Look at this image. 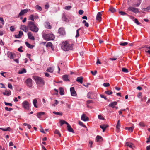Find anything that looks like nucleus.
<instances>
[{"label":"nucleus","instance_id":"obj_1","mask_svg":"<svg viewBox=\"0 0 150 150\" xmlns=\"http://www.w3.org/2000/svg\"><path fill=\"white\" fill-rule=\"evenodd\" d=\"M73 44L70 41H66L63 42L61 44V48L65 51H68L73 49Z\"/></svg>","mask_w":150,"mask_h":150},{"label":"nucleus","instance_id":"obj_2","mask_svg":"<svg viewBox=\"0 0 150 150\" xmlns=\"http://www.w3.org/2000/svg\"><path fill=\"white\" fill-rule=\"evenodd\" d=\"M27 27L30 30L35 33L38 32L39 30L38 28L34 22L32 21H28Z\"/></svg>","mask_w":150,"mask_h":150},{"label":"nucleus","instance_id":"obj_3","mask_svg":"<svg viewBox=\"0 0 150 150\" xmlns=\"http://www.w3.org/2000/svg\"><path fill=\"white\" fill-rule=\"evenodd\" d=\"M34 79L37 84L42 86L44 84V81L42 78L38 76H35Z\"/></svg>","mask_w":150,"mask_h":150},{"label":"nucleus","instance_id":"obj_4","mask_svg":"<svg viewBox=\"0 0 150 150\" xmlns=\"http://www.w3.org/2000/svg\"><path fill=\"white\" fill-rule=\"evenodd\" d=\"M43 36L45 40L47 41L53 40L55 38L54 35L53 34H44Z\"/></svg>","mask_w":150,"mask_h":150},{"label":"nucleus","instance_id":"obj_5","mask_svg":"<svg viewBox=\"0 0 150 150\" xmlns=\"http://www.w3.org/2000/svg\"><path fill=\"white\" fill-rule=\"evenodd\" d=\"M129 11H132L135 14L139 12V11L138 8L132 6L129 7L127 9V12L129 13Z\"/></svg>","mask_w":150,"mask_h":150},{"label":"nucleus","instance_id":"obj_6","mask_svg":"<svg viewBox=\"0 0 150 150\" xmlns=\"http://www.w3.org/2000/svg\"><path fill=\"white\" fill-rule=\"evenodd\" d=\"M25 83L28 87L32 88V80L30 78L27 79L25 81Z\"/></svg>","mask_w":150,"mask_h":150},{"label":"nucleus","instance_id":"obj_7","mask_svg":"<svg viewBox=\"0 0 150 150\" xmlns=\"http://www.w3.org/2000/svg\"><path fill=\"white\" fill-rule=\"evenodd\" d=\"M23 107L26 110H29V103L27 101H25L22 103Z\"/></svg>","mask_w":150,"mask_h":150},{"label":"nucleus","instance_id":"obj_8","mask_svg":"<svg viewBox=\"0 0 150 150\" xmlns=\"http://www.w3.org/2000/svg\"><path fill=\"white\" fill-rule=\"evenodd\" d=\"M30 11V9H25L21 10L18 15V18H19L20 16L24 15L28 11Z\"/></svg>","mask_w":150,"mask_h":150},{"label":"nucleus","instance_id":"obj_9","mask_svg":"<svg viewBox=\"0 0 150 150\" xmlns=\"http://www.w3.org/2000/svg\"><path fill=\"white\" fill-rule=\"evenodd\" d=\"M58 33L61 35H65L66 32L64 28L63 27L60 28L58 30Z\"/></svg>","mask_w":150,"mask_h":150},{"label":"nucleus","instance_id":"obj_10","mask_svg":"<svg viewBox=\"0 0 150 150\" xmlns=\"http://www.w3.org/2000/svg\"><path fill=\"white\" fill-rule=\"evenodd\" d=\"M70 91L71 96H76V93L74 87H71L70 88Z\"/></svg>","mask_w":150,"mask_h":150},{"label":"nucleus","instance_id":"obj_11","mask_svg":"<svg viewBox=\"0 0 150 150\" xmlns=\"http://www.w3.org/2000/svg\"><path fill=\"white\" fill-rule=\"evenodd\" d=\"M28 38L29 39L33 40L35 39L34 36H33V34L30 32H28Z\"/></svg>","mask_w":150,"mask_h":150},{"label":"nucleus","instance_id":"obj_12","mask_svg":"<svg viewBox=\"0 0 150 150\" xmlns=\"http://www.w3.org/2000/svg\"><path fill=\"white\" fill-rule=\"evenodd\" d=\"M81 119L84 121H88L89 120V118L86 116L85 114H83L82 115L81 117Z\"/></svg>","mask_w":150,"mask_h":150},{"label":"nucleus","instance_id":"obj_13","mask_svg":"<svg viewBox=\"0 0 150 150\" xmlns=\"http://www.w3.org/2000/svg\"><path fill=\"white\" fill-rule=\"evenodd\" d=\"M44 25L45 28L47 29H51L52 28V26L50 25V23L47 21L44 23Z\"/></svg>","mask_w":150,"mask_h":150},{"label":"nucleus","instance_id":"obj_14","mask_svg":"<svg viewBox=\"0 0 150 150\" xmlns=\"http://www.w3.org/2000/svg\"><path fill=\"white\" fill-rule=\"evenodd\" d=\"M101 12H98L96 16V19L98 20L99 21H100L101 20V16H102Z\"/></svg>","mask_w":150,"mask_h":150},{"label":"nucleus","instance_id":"obj_15","mask_svg":"<svg viewBox=\"0 0 150 150\" xmlns=\"http://www.w3.org/2000/svg\"><path fill=\"white\" fill-rule=\"evenodd\" d=\"M68 130L70 132L74 133V132L73 129L71 128L70 125L68 123L67 124Z\"/></svg>","mask_w":150,"mask_h":150},{"label":"nucleus","instance_id":"obj_16","mask_svg":"<svg viewBox=\"0 0 150 150\" xmlns=\"http://www.w3.org/2000/svg\"><path fill=\"white\" fill-rule=\"evenodd\" d=\"M20 29L25 32H27L28 31L27 27L24 25H21Z\"/></svg>","mask_w":150,"mask_h":150},{"label":"nucleus","instance_id":"obj_17","mask_svg":"<svg viewBox=\"0 0 150 150\" xmlns=\"http://www.w3.org/2000/svg\"><path fill=\"white\" fill-rule=\"evenodd\" d=\"M83 78L82 76L79 77L77 78L76 81L82 84L83 83Z\"/></svg>","mask_w":150,"mask_h":150},{"label":"nucleus","instance_id":"obj_18","mask_svg":"<svg viewBox=\"0 0 150 150\" xmlns=\"http://www.w3.org/2000/svg\"><path fill=\"white\" fill-rule=\"evenodd\" d=\"M108 126L107 125H100V127L103 129V132H104Z\"/></svg>","mask_w":150,"mask_h":150},{"label":"nucleus","instance_id":"obj_19","mask_svg":"<svg viewBox=\"0 0 150 150\" xmlns=\"http://www.w3.org/2000/svg\"><path fill=\"white\" fill-rule=\"evenodd\" d=\"M117 104V102L115 101L111 102L110 103L108 106L109 107H112V108H114L115 107V106Z\"/></svg>","mask_w":150,"mask_h":150},{"label":"nucleus","instance_id":"obj_20","mask_svg":"<svg viewBox=\"0 0 150 150\" xmlns=\"http://www.w3.org/2000/svg\"><path fill=\"white\" fill-rule=\"evenodd\" d=\"M8 57L11 59H14L13 56V54L10 52H8L7 54Z\"/></svg>","mask_w":150,"mask_h":150},{"label":"nucleus","instance_id":"obj_21","mask_svg":"<svg viewBox=\"0 0 150 150\" xmlns=\"http://www.w3.org/2000/svg\"><path fill=\"white\" fill-rule=\"evenodd\" d=\"M68 76L67 75H64L62 76V79L64 81H69V80L68 78Z\"/></svg>","mask_w":150,"mask_h":150},{"label":"nucleus","instance_id":"obj_22","mask_svg":"<svg viewBox=\"0 0 150 150\" xmlns=\"http://www.w3.org/2000/svg\"><path fill=\"white\" fill-rule=\"evenodd\" d=\"M45 114V113L43 112H40L38 113L37 114V117L39 118L40 119L41 118V116L44 115Z\"/></svg>","mask_w":150,"mask_h":150},{"label":"nucleus","instance_id":"obj_23","mask_svg":"<svg viewBox=\"0 0 150 150\" xmlns=\"http://www.w3.org/2000/svg\"><path fill=\"white\" fill-rule=\"evenodd\" d=\"M25 44H26V46L29 48L32 49L34 47V46L33 45H32L31 44H30L28 43V42H25Z\"/></svg>","mask_w":150,"mask_h":150},{"label":"nucleus","instance_id":"obj_24","mask_svg":"<svg viewBox=\"0 0 150 150\" xmlns=\"http://www.w3.org/2000/svg\"><path fill=\"white\" fill-rule=\"evenodd\" d=\"M93 94V93L92 92H88L87 95V98H88L92 99V98L91 97L92 96Z\"/></svg>","mask_w":150,"mask_h":150},{"label":"nucleus","instance_id":"obj_25","mask_svg":"<svg viewBox=\"0 0 150 150\" xmlns=\"http://www.w3.org/2000/svg\"><path fill=\"white\" fill-rule=\"evenodd\" d=\"M134 128V126H132V127H125V129L128 130L130 132H132L133 131Z\"/></svg>","mask_w":150,"mask_h":150},{"label":"nucleus","instance_id":"obj_26","mask_svg":"<svg viewBox=\"0 0 150 150\" xmlns=\"http://www.w3.org/2000/svg\"><path fill=\"white\" fill-rule=\"evenodd\" d=\"M59 94L60 95H62L64 94V90L62 87H60L59 88Z\"/></svg>","mask_w":150,"mask_h":150},{"label":"nucleus","instance_id":"obj_27","mask_svg":"<svg viewBox=\"0 0 150 150\" xmlns=\"http://www.w3.org/2000/svg\"><path fill=\"white\" fill-rule=\"evenodd\" d=\"M28 19L31 20L32 21L34 22L35 21L34 20V15L33 14H31L29 16Z\"/></svg>","mask_w":150,"mask_h":150},{"label":"nucleus","instance_id":"obj_28","mask_svg":"<svg viewBox=\"0 0 150 150\" xmlns=\"http://www.w3.org/2000/svg\"><path fill=\"white\" fill-rule=\"evenodd\" d=\"M26 69L25 68L21 69V70L18 71L19 74H23L26 73Z\"/></svg>","mask_w":150,"mask_h":150},{"label":"nucleus","instance_id":"obj_29","mask_svg":"<svg viewBox=\"0 0 150 150\" xmlns=\"http://www.w3.org/2000/svg\"><path fill=\"white\" fill-rule=\"evenodd\" d=\"M120 120H118L117 121V122L116 126V128L118 131L120 129Z\"/></svg>","mask_w":150,"mask_h":150},{"label":"nucleus","instance_id":"obj_30","mask_svg":"<svg viewBox=\"0 0 150 150\" xmlns=\"http://www.w3.org/2000/svg\"><path fill=\"white\" fill-rule=\"evenodd\" d=\"M125 145L126 146H128L132 149L133 148L132 147L133 144L131 143L127 142L126 143Z\"/></svg>","mask_w":150,"mask_h":150},{"label":"nucleus","instance_id":"obj_31","mask_svg":"<svg viewBox=\"0 0 150 150\" xmlns=\"http://www.w3.org/2000/svg\"><path fill=\"white\" fill-rule=\"evenodd\" d=\"M46 71L47 72L52 73L54 71V69L52 67H49L47 69Z\"/></svg>","mask_w":150,"mask_h":150},{"label":"nucleus","instance_id":"obj_32","mask_svg":"<svg viewBox=\"0 0 150 150\" xmlns=\"http://www.w3.org/2000/svg\"><path fill=\"white\" fill-rule=\"evenodd\" d=\"M33 103L34 107L35 108H38V106L36 105L37 103V100L36 99H35L33 100Z\"/></svg>","mask_w":150,"mask_h":150},{"label":"nucleus","instance_id":"obj_33","mask_svg":"<svg viewBox=\"0 0 150 150\" xmlns=\"http://www.w3.org/2000/svg\"><path fill=\"white\" fill-rule=\"evenodd\" d=\"M109 10L112 13H114L116 11V9L114 8L112 6L110 7Z\"/></svg>","mask_w":150,"mask_h":150},{"label":"nucleus","instance_id":"obj_34","mask_svg":"<svg viewBox=\"0 0 150 150\" xmlns=\"http://www.w3.org/2000/svg\"><path fill=\"white\" fill-rule=\"evenodd\" d=\"M119 13L121 15H128V14L125 12L119 11Z\"/></svg>","mask_w":150,"mask_h":150},{"label":"nucleus","instance_id":"obj_35","mask_svg":"<svg viewBox=\"0 0 150 150\" xmlns=\"http://www.w3.org/2000/svg\"><path fill=\"white\" fill-rule=\"evenodd\" d=\"M53 113L54 114L57 115H58L62 116L63 115V113L62 112H56L55 111H53Z\"/></svg>","mask_w":150,"mask_h":150},{"label":"nucleus","instance_id":"obj_36","mask_svg":"<svg viewBox=\"0 0 150 150\" xmlns=\"http://www.w3.org/2000/svg\"><path fill=\"white\" fill-rule=\"evenodd\" d=\"M128 43L127 42H120L119 44L121 46H125L127 45L128 44Z\"/></svg>","mask_w":150,"mask_h":150},{"label":"nucleus","instance_id":"obj_37","mask_svg":"<svg viewBox=\"0 0 150 150\" xmlns=\"http://www.w3.org/2000/svg\"><path fill=\"white\" fill-rule=\"evenodd\" d=\"M139 125L141 127H144L146 126V125L143 122H140L139 124Z\"/></svg>","mask_w":150,"mask_h":150},{"label":"nucleus","instance_id":"obj_38","mask_svg":"<svg viewBox=\"0 0 150 150\" xmlns=\"http://www.w3.org/2000/svg\"><path fill=\"white\" fill-rule=\"evenodd\" d=\"M102 139V137L100 136L97 135L96 138V141L98 142L100 141V139Z\"/></svg>","mask_w":150,"mask_h":150},{"label":"nucleus","instance_id":"obj_39","mask_svg":"<svg viewBox=\"0 0 150 150\" xmlns=\"http://www.w3.org/2000/svg\"><path fill=\"white\" fill-rule=\"evenodd\" d=\"M11 92L10 91H7L5 92H3V94L4 95H6L7 96H9L11 94Z\"/></svg>","mask_w":150,"mask_h":150},{"label":"nucleus","instance_id":"obj_40","mask_svg":"<svg viewBox=\"0 0 150 150\" xmlns=\"http://www.w3.org/2000/svg\"><path fill=\"white\" fill-rule=\"evenodd\" d=\"M82 23L84 24V25L85 26L88 27L89 26L88 23L86 22L85 20H83L82 22Z\"/></svg>","mask_w":150,"mask_h":150},{"label":"nucleus","instance_id":"obj_41","mask_svg":"<svg viewBox=\"0 0 150 150\" xmlns=\"http://www.w3.org/2000/svg\"><path fill=\"white\" fill-rule=\"evenodd\" d=\"M60 123L61 126H62V125L64 124H65L67 125L68 124L67 122L64 120H61L60 121Z\"/></svg>","mask_w":150,"mask_h":150},{"label":"nucleus","instance_id":"obj_42","mask_svg":"<svg viewBox=\"0 0 150 150\" xmlns=\"http://www.w3.org/2000/svg\"><path fill=\"white\" fill-rule=\"evenodd\" d=\"M52 43L51 42H48L47 43V44H46V47H51V48H52Z\"/></svg>","mask_w":150,"mask_h":150},{"label":"nucleus","instance_id":"obj_43","mask_svg":"<svg viewBox=\"0 0 150 150\" xmlns=\"http://www.w3.org/2000/svg\"><path fill=\"white\" fill-rule=\"evenodd\" d=\"M35 8L37 10H39V11H41L42 10L41 7L38 5H37L35 6Z\"/></svg>","mask_w":150,"mask_h":150},{"label":"nucleus","instance_id":"obj_44","mask_svg":"<svg viewBox=\"0 0 150 150\" xmlns=\"http://www.w3.org/2000/svg\"><path fill=\"white\" fill-rule=\"evenodd\" d=\"M105 93L108 95L111 94L112 93V92L110 91H105Z\"/></svg>","mask_w":150,"mask_h":150},{"label":"nucleus","instance_id":"obj_45","mask_svg":"<svg viewBox=\"0 0 150 150\" xmlns=\"http://www.w3.org/2000/svg\"><path fill=\"white\" fill-rule=\"evenodd\" d=\"M81 29V28H79L78 29V30H76V34L75 36L76 38H77L79 36V30H80Z\"/></svg>","mask_w":150,"mask_h":150},{"label":"nucleus","instance_id":"obj_46","mask_svg":"<svg viewBox=\"0 0 150 150\" xmlns=\"http://www.w3.org/2000/svg\"><path fill=\"white\" fill-rule=\"evenodd\" d=\"M54 133L55 134H58L59 137L61 136V134L60 133L59 131L57 130H56L54 132Z\"/></svg>","mask_w":150,"mask_h":150},{"label":"nucleus","instance_id":"obj_47","mask_svg":"<svg viewBox=\"0 0 150 150\" xmlns=\"http://www.w3.org/2000/svg\"><path fill=\"white\" fill-rule=\"evenodd\" d=\"M23 125L25 126H27L28 128L29 129H30L31 128L30 125L26 123H24L23 124Z\"/></svg>","mask_w":150,"mask_h":150},{"label":"nucleus","instance_id":"obj_48","mask_svg":"<svg viewBox=\"0 0 150 150\" xmlns=\"http://www.w3.org/2000/svg\"><path fill=\"white\" fill-rule=\"evenodd\" d=\"M5 109L6 110H7V111H10L13 110V109L12 108H8L7 107H5Z\"/></svg>","mask_w":150,"mask_h":150},{"label":"nucleus","instance_id":"obj_49","mask_svg":"<svg viewBox=\"0 0 150 150\" xmlns=\"http://www.w3.org/2000/svg\"><path fill=\"white\" fill-rule=\"evenodd\" d=\"M134 22L138 25H139L141 24V23L139 22L138 20L136 18L134 19Z\"/></svg>","mask_w":150,"mask_h":150},{"label":"nucleus","instance_id":"obj_50","mask_svg":"<svg viewBox=\"0 0 150 150\" xmlns=\"http://www.w3.org/2000/svg\"><path fill=\"white\" fill-rule=\"evenodd\" d=\"M122 71L123 72L126 73H127L128 72V69L125 68H122Z\"/></svg>","mask_w":150,"mask_h":150},{"label":"nucleus","instance_id":"obj_51","mask_svg":"<svg viewBox=\"0 0 150 150\" xmlns=\"http://www.w3.org/2000/svg\"><path fill=\"white\" fill-rule=\"evenodd\" d=\"M4 104L6 105H9L10 106H12V104L11 103H7L6 102H4Z\"/></svg>","mask_w":150,"mask_h":150},{"label":"nucleus","instance_id":"obj_52","mask_svg":"<svg viewBox=\"0 0 150 150\" xmlns=\"http://www.w3.org/2000/svg\"><path fill=\"white\" fill-rule=\"evenodd\" d=\"M10 30L12 32H13L14 31L15 28L14 26H12L10 27Z\"/></svg>","mask_w":150,"mask_h":150},{"label":"nucleus","instance_id":"obj_53","mask_svg":"<svg viewBox=\"0 0 150 150\" xmlns=\"http://www.w3.org/2000/svg\"><path fill=\"white\" fill-rule=\"evenodd\" d=\"M103 85L104 87H107L109 86L110 84L108 83H103Z\"/></svg>","mask_w":150,"mask_h":150},{"label":"nucleus","instance_id":"obj_54","mask_svg":"<svg viewBox=\"0 0 150 150\" xmlns=\"http://www.w3.org/2000/svg\"><path fill=\"white\" fill-rule=\"evenodd\" d=\"M71 8V6H67L65 7V8L66 10H69Z\"/></svg>","mask_w":150,"mask_h":150},{"label":"nucleus","instance_id":"obj_55","mask_svg":"<svg viewBox=\"0 0 150 150\" xmlns=\"http://www.w3.org/2000/svg\"><path fill=\"white\" fill-rule=\"evenodd\" d=\"M98 118L100 119H101V120H104V118L101 115H98Z\"/></svg>","mask_w":150,"mask_h":150},{"label":"nucleus","instance_id":"obj_56","mask_svg":"<svg viewBox=\"0 0 150 150\" xmlns=\"http://www.w3.org/2000/svg\"><path fill=\"white\" fill-rule=\"evenodd\" d=\"M83 12H84V11H83V10H79L78 12V13H79V14L80 15H82L83 13Z\"/></svg>","mask_w":150,"mask_h":150},{"label":"nucleus","instance_id":"obj_57","mask_svg":"<svg viewBox=\"0 0 150 150\" xmlns=\"http://www.w3.org/2000/svg\"><path fill=\"white\" fill-rule=\"evenodd\" d=\"M55 103L54 104H53L52 105V106H55L56 105H57L58 103V101L56 100H55Z\"/></svg>","mask_w":150,"mask_h":150},{"label":"nucleus","instance_id":"obj_58","mask_svg":"<svg viewBox=\"0 0 150 150\" xmlns=\"http://www.w3.org/2000/svg\"><path fill=\"white\" fill-rule=\"evenodd\" d=\"M79 124L82 126L85 127V125L81 121H79Z\"/></svg>","mask_w":150,"mask_h":150},{"label":"nucleus","instance_id":"obj_59","mask_svg":"<svg viewBox=\"0 0 150 150\" xmlns=\"http://www.w3.org/2000/svg\"><path fill=\"white\" fill-rule=\"evenodd\" d=\"M91 72L93 75H95L97 73V71L95 70L94 71V72H93V71H91Z\"/></svg>","mask_w":150,"mask_h":150},{"label":"nucleus","instance_id":"obj_60","mask_svg":"<svg viewBox=\"0 0 150 150\" xmlns=\"http://www.w3.org/2000/svg\"><path fill=\"white\" fill-rule=\"evenodd\" d=\"M8 87L11 89H12L13 87L12 85L10 83H8Z\"/></svg>","mask_w":150,"mask_h":150},{"label":"nucleus","instance_id":"obj_61","mask_svg":"<svg viewBox=\"0 0 150 150\" xmlns=\"http://www.w3.org/2000/svg\"><path fill=\"white\" fill-rule=\"evenodd\" d=\"M39 18V16L37 15H34V20L38 19Z\"/></svg>","mask_w":150,"mask_h":150},{"label":"nucleus","instance_id":"obj_62","mask_svg":"<svg viewBox=\"0 0 150 150\" xmlns=\"http://www.w3.org/2000/svg\"><path fill=\"white\" fill-rule=\"evenodd\" d=\"M11 130V128L10 127H7V128L5 129V130H4V131H10Z\"/></svg>","mask_w":150,"mask_h":150},{"label":"nucleus","instance_id":"obj_63","mask_svg":"<svg viewBox=\"0 0 150 150\" xmlns=\"http://www.w3.org/2000/svg\"><path fill=\"white\" fill-rule=\"evenodd\" d=\"M150 10V6L147 7L146 8L143 9V10L144 11H147V10Z\"/></svg>","mask_w":150,"mask_h":150},{"label":"nucleus","instance_id":"obj_64","mask_svg":"<svg viewBox=\"0 0 150 150\" xmlns=\"http://www.w3.org/2000/svg\"><path fill=\"white\" fill-rule=\"evenodd\" d=\"M22 48V46H21L19 48H18V50L20 52H23V50L21 49Z\"/></svg>","mask_w":150,"mask_h":150}]
</instances>
